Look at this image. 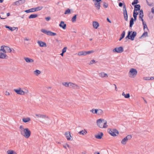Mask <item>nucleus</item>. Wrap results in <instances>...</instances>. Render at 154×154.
I'll use <instances>...</instances> for the list:
<instances>
[{"label": "nucleus", "instance_id": "f257e3e1", "mask_svg": "<svg viewBox=\"0 0 154 154\" xmlns=\"http://www.w3.org/2000/svg\"><path fill=\"white\" fill-rule=\"evenodd\" d=\"M19 128L20 133L22 136L26 139L29 137L31 132L28 128H25L23 125H21L20 126Z\"/></svg>", "mask_w": 154, "mask_h": 154}, {"label": "nucleus", "instance_id": "f03ea898", "mask_svg": "<svg viewBox=\"0 0 154 154\" xmlns=\"http://www.w3.org/2000/svg\"><path fill=\"white\" fill-rule=\"evenodd\" d=\"M97 124L98 126L101 128H106L108 127L106 120L102 119H99L97 120Z\"/></svg>", "mask_w": 154, "mask_h": 154}, {"label": "nucleus", "instance_id": "7ed1b4c3", "mask_svg": "<svg viewBox=\"0 0 154 154\" xmlns=\"http://www.w3.org/2000/svg\"><path fill=\"white\" fill-rule=\"evenodd\" d=\"M14 91L17 94L21 95H24L25 94H27L29 93V91L28 89H25V91H24L20 88H19L17 89H14Z\"/></svg>", "mask_w": 154, "mask_h": 154}, {"label": "nucleus", "instance_id": "20e7f679", "mask_svg": "<svg viewBox=\"0 0 154 154\" xmlns=\"http://www.w3.org/2000/svg\"><path fill=\"white\" fill-rule=\"evenodd\" d=\"M1 50H2L3 52L4 53H11L13 52L15 53V50L13 48H11L5 45L2 46L1 47Z\"/></svg>", "mask_w": 154, "mask_h": 154}, {"label": "nucleus", "instance_id": "39448f33", "mask_svg": "<svg viewBox=\"0 0 154 154\" xmlns=\"http://www.w3.org/2000/svg\"><path fill=\"white\" fill-rule=\"evenodd\" d=\"M137 73V71L136 69L131 68L130 69L128 75L130 78H133L136 76Z\"/></svg>", "mask_w": 154, "mask_h": 154}, {"label": "nucleus", "instance_id": "423d86ee", "mask_svg": "<svg viewBox=\"0 0 154 154\" xmlns=\"http://www.w3.org/2000/svg\"><path fill=\"white\" fill-rule=\"evenodd\" d=\"M108 131L109 133L113 137H116L119 134V131L116 129H109Z\"/></svg>", "mask_w": 154, "mask_h": 154}, {"label": "nucleus", "instance_id": "0eeeda50", "mask_svg": "<svg viewBox=\"0 0 154 154\" xmlns=\"http://www.w3.org/2000/svg\"><path fill=\"white\" fill-rule=\"evenodd\" d=\"M131 31H129L128 33V35L126 37V38H128L129 39H130L131 40L133 41L134 40L135 36L137 35V32H133L131 35Z\"/></svg>", "mask_w": 154, "mask_h": 154}, {"label": "nucleus", "instance_id": "6e6552de", "mask_svg": "<svg viewBox=\"0 0 154 154\" xmlns=\"http://www.w3.org/2000/svg\"><path fill=\"white\" fill-rule=\"evenodd\" d=\"M132 136L131 135H128L125 137L123 138L122 140L121 143L123 145H125L128 140L131 139Z\"/></svg>", "mask_w": 154, "mask_h": 154}, {"label": "nucleus", "instance_id": "1a4fd4ad", "mask_svg": "<svg viewBox=\"0 0 154 154\" xmlns=\"http://www.w3.org/2000/svg\"><path fill=\"white\" fill-rule=\"evenodd\" d=\"M41 30L43 33L48 35L54 36L57 35V34L55 33L52 32L50 31H47L45 29H42Z\"/></svg>", "mask_w": 154, "mask_h": 154}, {"label": "nucleus", "instance_id": "9d476101", "mask_svg": "<svg viewBox=\"0 0 154 154\" xmlns=\"http://www.w3.org/2000/svg\"><path fill=\"white\" fill-rule=\"evenodd\" d=\"M113 52L114 53H122L124 51V49L122 47H116L113 49Z\"/></svg>", "mask_w": 154, "mask_h": 154}, {"label": "nucleus", "instance_id": "9b49d317", "mask_svg": "<svg viewBox=\"0 0 154 154\" xmlns=\"http://www.w3.org/2000/svg\"><path fill=\"white\" fill-rule=\"evenodd\" d=\"M94 2V5L96 8L99 10L100 7V2L101 0H92Z\"/></svg>", "mask_w": 154, "mask_h": 154}, {"label": "nucleus", "instance_id": "f8f14e48", "mask_svg": "<svg viewBox=\"0 0 154 154\" xmlns=\"http://www.w3.org/2000/svg\"><path fill=\"white\" fill-rule=\"evenodd\" d=\"M123 12L124 19L125 20L127 21L128 20V15L126 6L125 5L123 6Z\"/></svg>", "mask_w": 154, "mask_h": 154}, {"label": "nucleus", "instance_id": "ddd939ff", "mask_svg": "<svg viewBox=\"0 0 154 154\" xmlns=\"http://www.w3.org/2000/svg\"><path fill=\"white\" fill-rule=\"evenodd\" d=\"M65 135L68 140H73L72 137L69 131L65 132Z\"/></svg>", "mask_w": 154, "mask_h": 154}, {"label": "nucleus", "instance_id": "4468645a", "mask_svg": "<svg viewBox=\"0 0 154 154\" xmlns=\"http://www.w3.org/2000/svg\"><path fill=\"white\" fill-rule=\"evenodd\" d=\"M2 50H1V48L0 49V59H7L8 57L5 54V53H2Z\"/></svg>", "mask_w": 154, "mask_h": 154}, {"label": "nucleus", "instance_id": "2eb2a0df", "mask_svg": "<svg viewBox=\"0 0 154 154\" xmlns=\"http://www.w3.org/2000/svg\"><path fill=\"white\" fill-rule=\"evenodd\" d=\"M69 88L74 89H78L79 88V86L76 84L70 82Z\"/></svg>", "mask_w": 154, "mask_h": 154}, {"label": "nucleus", "instance_id": "dca6fc26", "mask_svg": "<svg viewBox=\"0 0 154 154\" xmlns=\"http://www.w3.org/2000/svg\"><path fill=\"white\" fill-rule=\"evenodd\" d=\"M103 135V134L102 132H99L97 134L95 135V137L98 139H102Z\"/></svg>", "mask_w": 154, "mask_h": 154}, {"label": "nucleus", "instance_id": "f3484780", "mask_svg": "<svg viewBox=\"0 0 154 154\" xmlns=\"http://www.w3.org/2000/svg\"><path fill=\"white\" fill-rule=\"evenodd\" d=\"M38 44L41 47H46L47 45L46 43L42 41H38L37 42Z\"/></svg>", "mask_w": 154, "mask_h": 154}, {"label": "nucleus", "instance_id": "a211bd4d", "mask_svg": "<svg viewBox=\"0 0 154 154\" xmlns=\"http://www.w3.org/2000/svg\"><path fill=\"white\" fill-rule=\"evenodd\" d=\"M92 24L94 28L95 29H97L99 26L98 23L96 21L93 22Z\"/></svg>", "mask_w": 154, "mask_h": 154}, {"label": "nucleus", "instance_id": "6ab92c4d", "mask_svg": "<svg viewBox=\"0 0 154 154\" xmlns=\"http://www.w3.org/2000/svg\"><path fill=\"white\" fill-rule=\"evenodd\" d=\"M24 59L27 63H33L34 62V60L32 59L29 57H25L24 58Z\"/></svg>", "mask_w": 154, "mask_h": 154}, {"label": "nucleus", "instance_id": "aec40b11", "mask_svg": "<svg viewBox=\"0 0 154 154\" xmlns=\"http://www.w3.org/2000/svg\"><path fill=\"white\" fill-rule=\"evenodd\" d=\"M60 27L62 28L63 29H65L66 28V25L63 21H61L59 24Z\"/></svg>", "mask_w": 154, "mask_h": 154}, {"label": "nucleus", "instance_id": "412c9836", "mask_svg": "<svg viewBox=\"0 0 154 154\" xmlns=\"http://www.w3.org/2000/svg\"><path fill=\"white\" fill-rule=\"evenodd\" d=\"M99 75L101 78H107L108 76L107 74L103 72L100 73Z\"/></svg>", "mask_w": 154, "mask_h": 154}, {"label": "nucleus", "instance_id": "4be33fe9", "mask_svg": "<svg viewBox=\"0 0 154 154\" xmlns=\"http://www.w3.org/2000/svg\"><path fill=\"white\" fill-rule=\"evenodd\" d=\"M79 133L80 135H86L87 133V131L85 129H84L82 130L79 132Z\"/></svg>", "mask_w": 154, "mask_h": 154}, {"label": "nucleus", "instance_id": "5701e85b", "mask_svg": "<svg viewBox=\"0 0 154 154\" xmlns=\"http://www.w3.org/2000/svg\"><path fill=\"white\" fill-rule=\"evenodd\" d=\"M5 27L7 28L8 29L10 30L11 31H12L16 29H17L16 30H18V28H17V27H11L10 26H5Z\"/></svg>", "mask_w": 154, "mask_h": 154}, {"label": "nucleus", "instance_id": "b1692460", "mask_svg": "<svg viewBox=\"0 0 154 154\" xmlns=\"http://www.w3.org/2000/svg\"><path fill=\"white\" fill-rule=\"evenodd\" d=\"M140 13L139 14V18H141L142 21V22H143L144 21L143 18V10H140Z\"/></svg>", "mask_w": 154, "mask_h": 154}, {"label": "nucleus", "instance_id": "393cba45", "mask_svg": "<svg viewBox=\"0 0 154 154\" xmlns=\"http://www.w3.org/2000/svg\"><path fill=\"white\" fill-rule=\"evenodd\" d=\"M30 120V118L28 117L26 118H23L22 119L23 121L25 123H26L29 122Z\"/></svg>", "mask_w": 154, "mask_h": 154}, {"label": "nucleus", "instance_id": "a878e982", "mask_svg": "<svg viewBox=\"0 0 154 154\" xmlns=\"http://www.w3.org/2000/svg\"><path fill=\"white\" fill-rule=\"evenodd\" d=\"M41 71L38 70H36L33 71V73L34 75L36 76H38L41 73Z\"/></svg>", "mask_w": 154, "mask_h": 154}, {"label": "nucleus", "instance_id": "bb28decb", "mask_svg": "<svg viewBox=\"0 0 154 154\" xmlns=\"http://www.w3.org/2000/svg\"><path fill=\"white\" fill-rule=\"evenodd\" d=\"M85 51H80L79 52H78V55L79 56H85L86 55V53H85Z\"/></svg>", "mask_w": 154, "mask_h": 154}, {"label": "nucleus", "instance_id": "cd10ccee", "mask_svg": "<svg viewBox=\"0 0 154 154\" xmlns=\"http://www.w3.org/2000/svg\"><path fill=\"white\" fill-rule=\"evenodd\" d=\"M97 114L99 115H102L103 113V110L100 109H97Z\"/></svg>", "mask_w": 154, "mask_h": 154}, {"label": "nucleus", "instance_id": "c85d7f7f", "mask_svg": "<svg viewBox=\"0 0 154 154\" xmlns=\"http://www.w3.org/2000/svg\"><path fill=\"white\" fill-rule=\"evenodd\" d=\"M7 152V154H17L16 152L12 150H8Z\"/></svg>", "mask_w": 154, "mask_h": 154}, {"label": "nucleus", "instance_id": "c756f323", "mask_svg": "<svg viewBox=\"0 0 154 154\" xmlns=\"http://www.w3.org/2000/svg\"><path fill=\"white\" fill-rule=\"evenodd\" d=\"M122 95L124 96V97L126 98H128L130 97V95L128 93L125 94L124 92H123L122 94Z\"/></svg>", "mask_w": 154, "mask_h": 154}, {"label": "nucleus", "instance_id": "7c9ffc66", "mask_svg": "<svg viewBox=\"0 0 154 154\" xmlns=\"http://www.w3.org/2000/svg\"><path fill=\"white\" fill-rule=\"evenodd\" d=\"M25 12L26 13H29L30 12H34L35 11L34 8L25 10Z\"/></svg>", "mask_w": 154, "mask_h": 154}, {"label": "nucleus", "instance_id": "2f4dec72", "mask_svg": "<svg viewBox=\"0 0 154 154\" xmlns=\"http://www.w3.org/2000/svg\"><path fill=\"white\" fill-rule=\"evenodd\" d=\"M143 22V29L144 31H147L148 30V28L147 27V26L146 23H145L144 21Z\"/></svg>", "mask_w": 154, "mask_h": 154}, {"label": "nucleus", "instance_id": "473e14b6", "mask_svg": "<svg viewBox=\"0 0 154 154\" xmlns=\"http://www.w3.org/2000/svg\"><path fill=\"white\" fill-rule=\"evenodd\" d=\"M37 17L38 15L36 14H32L29 16V19L34 18H36Z\"/></svg>", "mask_w": 154, "mask_h": 154}, {"label": "nucleus", "instance_id": "72a5a7b5", "mask_svg": "<svg viewBox=\"0 0 154 154\" xmlns=\"http://www.w3.org/2000/svg\"><path fill=\"white\" fill-rule=\"evenodd\" d=\"M70 82H63L62 83V85L66 87H69Z\"/></svg>", "mask_w": 154, "mask_h": 154}, {"label": "nucleus", "instance_id": "f704fd0d", "mask_svg": "<svg viewBox=\"0 0 154 154\" xmlns=\"http://www.w3.org/2000/svg\"><path fill=\"white\" fill-rule=\"evenodd\" d=\"M140 5H137L134 6V10L137 11L139 10L140 8Z\"/></svg>", "mask_w": 154, "mask_h": 154}, {"label": "nucleus", "instance_id": "c9c22d12", "mask_svg": "<svg viewBox=\"0 0 154 154\" xmlns=\"http://www.w3.org/2000/svg\"><path fill=\"white\" fill-rule=\"evenodd\" d=\"M42 8L43 7L42 6H38L37 7L34 8L35 11H40L41 10Z\"/></svg>", "mask_w": 154, "mask_h": 154}, {"label": "nucleus", "instance_id": "e433bc0d", "mask_svg": "<svg viewBox=\"0 0 154 154\" xmlns=\"http://www.w3.org/2000/svg\"><path fill=\"white\" fill-rule=\"evenodd\" d=\"M77 18V15H75L72 17L71 19V21L72 22H75L76 21V19Z\"/></svg>", "mask_w": 154, "mask_h": 154}, {"label": "nucleus", "instance_id": "4c0bfd02", "mask_svg": "<svg viewBox=\"0 0 154 154\" xmlns=\"http://www.w3.org/2000/svg\"><path fill=\"white\" fill-rule=\"evenodd\" d=\"M134 23V19L133 18H132L131 19V20L130 21V27H132V25H133Z\"/></svg>", "mask_w": 154, "mask_h": 154}, {"label": "nucleus", "instance_id": "58836bf2", "mask_svg": "<svg viewBox=\"0 0 154 154\" xmlns=\"http://www.w3.org/2000/svg\"><path fill=\"white\" fill-rule=\"evenodd\" d=\"M90 111L94 114H97V109H93L91 110Z\"/></svg>", "mask_w": 154, "mask_h": 154}, {"label": "nucleus", "instance_id": "ea45409f", "mask_svg": "<svg viewBox=\"0 0 154 154\" xmlns=\"http://www.w3.org/2000/svg\"><path fill=\"white\" fill-rule=\"evenodd\" d=\"M148 33L147 31H144V32L141 36V37H146L147 36Z\"/></svg>", "mask_w": 154, "mask_h": 154}, {"label": "nucleus", "instance_id": "a19ab883", "mask_svg": "<svg viewBox=\"0 0 154 154\" xmlns=\"http://www.w3.org/2000/svg\"><path fill=\"white\" fill-rule=\"evenodd\" d=\"M71 13V11H70V10L69 9V8H68L67 9V10H66L65 13H64V14H70V13Z\"/></svg>", "mask_w": 154, "mask_h": 154}, {"label": "nucleus", "instance_id": "79ce46f5", "mask_svg": "<svg viewBox=\"0 0 154 154\" xmlns=\"http://www.w3.org/2000/svg\"><path fill=\"white\" fill-rule=\"evenodd\" d=\"M41 118H42V119H49V118L48 116H47L45 115H42V114H41Z\"/></svg>", "mask_w": 154, "mask_h": 154}, {"label": "nucleus", "instance_id": "37998d69", "mask_svg": "<svg viewBox=\"0 0 154 154\" xmlns=\"http://www.w3.org/2000/svg\"><path fill=\"white\" fill-rule=\"evenodd\" d=\"M20 5H21L24 3L25 2V0H18Z\"/></svg>", "mask_w": 154, "mask_h": 154}, {"label": "nucleus", "instance_id": "c03bdc74", "mask_svg": "<svg viewBox=\"0 0 154 154\" xmlns=\"http://www.w3.org/2000/svg\"><path fill=\"white\" fill-rule=\"evenodd\" d=\"M125 31H124L122 32V33L121 35V37L122 38H123L125 36Z\"/></svg>", "mask_w": 154, "mask_h": 154}, {"label": "nucleus", "instance_id": "a18cd8bd", "mask_svg": "<svg viewBox=\"0 0 154 154\" xmlns=\"http://www.w3.org/2000/svg\"><path fill=\"white\" fill-rule=\"evenodd\" d=\"M94 52V51H85V53H86V55L87 54H90L93 53Z\"/></svg>", "mask_w": 154, "mask_h": 154}, {"label": "nucleus", "instance_id": "49530a36", "mask_svg": "<svg viewBox=\"0 0 154 154\" xmlns=\"http://www.w3.org/2000/svg\"><path fill=\"white\" fill-rule=\"evenodd\" d=\"M66 146H67L69 148H70V147L69 146V145L68 144V143H66L64 145H63V147L66 149L67 148H66Z\"/></svg>", "mask_w": 154, "mask_h": 154}, {"label": "nucleus", "instance_id": "de8ad7c7", "mask_svg": "<svg viewBox=\"0 0 154 154\" xmlns=\"http://www.w3.org/2000/svg\"><path fill=\"white\" fill-rule=\"evenodd\" d=\"M138 3V0H134L132 2V5H133L137 4Z\"/></svg>", "mask_w": 154, "mask_h": 154}, {"label": "nucleus", "instance_id": "09e8293b", "mask_svg": "<svg viewBox=\"0 0 154 154\" xmlns=\"http://www.w3.org/2000/svg\"><path fill=\"white\" fill-rule=\"evenodd\" d=\"M67 49V47H64L63 49L62 50V52L63 53H65L66 52V50Z\"/></svg>", "mask_w": 154, "mask_h": 154}, {"label": "nucleus", "instance_id": "8fccbe9b", "mask_svg": "<svg viewBox=\"0 0 154 154\" xmlns=\"http://www.w3.org/2000/svg\"><path fill=\"white\" fill-rule=\"evenodd\" d=\"M150 77H145L143 78V79L145 80H149Z\"/></svg>", "mask_w": 154, "mask_h": 154}, {"label": "nucleus", "instance_id": "3c124183", "mask_svg": "<svg viewBox=\"0 0 154 154\" xmlns=\"http://www.w3.org/2000/svg\"><path fill=\"white\" fill-rule=\"evenodd\" d=\"M14 5H17V6H18V5H20L18 1L15 2H14Z\"/></svg>", "mask_w": 154, "mask_h": 154}, {"label": "nucleus", "instance_id": "603ef678", "mask_svg": "<svg viewBox=\"0 0 154 154\" xmlns=\"http://www.w3.org/2000/svg\"><path fill=\"white\" fill-rule=\"evenodd\" d=\"M5 95L6 96H8L10 95V94L9 92L6 91L5 92Z\"/></svg>", "mask_w": 154, "mask_h": 154}, {"label": "nucleus", "instance_id": "864d4df0", "mask_svg": "<svg viewBox=\"0 0 154 154\" xmlns=\"http://www.w3.org/2000/svg\"><path fill=\"white\" fill-rule=\"evenodd\" d=\"M138 14V13L135 11L134 10L133 15L137 16Z\"/></svg>", "mask_w": 154, "mask_h": 154}, {"label": "nucleus", "instance_id": "5fc2aeb1", "mask_svg": "<svg viewBox=\"0 0 154 154\" xmlns=\"http://www.w3.org/2000/svg\"><path fill=\"white\" fill-rule=\"evenodd\" d=\"M35 116L38 118H41V114H37L35 115Z\"/></svg>", "mask_w": 154, "mask_h": 154}, {"label": "nucleus", "instance_id": "6e6d98bb", "mask_svg": "<svg viewBox=\"0 0 154 154\" xmlns=\"http://www.w3.org/2000/svg\"><path fill=\"white\" fill-rule=\"evenodd\" d=\"M90 63L91 64H93L95 63V61L94 60H92L90 61Z\"/></svg>", "mask_w": 154, "mask_h": 154}, {"label": "nucleus", "instance_id": "4d7b16f0", "mask_svg": "<svg viewBox=\"0 0 154 154\" xmlns=\"http://www.w3.org/2000/svg\"><path fill=\"white\" fill-rule=\"evenodd\" d=\"M45 19H46V20L47 21H49L50 20V17H46Z\"/></svg>", "mask_w": 154, "mask_h": 154}, {"label": "nucleus", "instance_id": "13d9d810", "mask_svg": "<svg viewBox=\"0 0 154 154\" xmlns=\"http://www.w3.org/2000/svg\"><path fill=\"white\" fill-rule=\"evenodd\" d=\"M151 12L152 13L154 14V7L152 8L151 9Z\"/></svg>", "mask_w": 154, "mask_h": 154}, {"label": "nucleus", "instance_id": "bf43d9fd", "mask_svg": "<svg viewBox=\"0 0 154 154\" xmlns=\"http://www.w3.org/2000/svg\"><path fill=\"white\" fill-rule=\"evenodd\" d=\"M122 5H123V4L122 3L120 2L119 3V6L121 7L122 6Z\"/></svg>", "mask_w": 154, "mask_h": 154}, {"label": "nucleus", "instance_id": "052dcab7", "mask_svg": "<svg viewBox=\"0 0 154 154\" xmlns=\"http://www.w3.org/2000/svg\"><path fill=\"white\" fill-rule=\"evenodd\" d=\"M114 85L115 86V90H116V91H118V89L117 88L116 85L115 84H114Z\"/></svg>", "mask_w": 154, "mask_h": 154}, {"label": "nucleus", "instance_id": "680f3d73", "mask_svg": "<svg viewBox=\"0 0 154 154\" xmlns=\"http://www.w3.org/2000/svg\"><path fill=\"white\" fill-rule=\"evenodd\" d=\"M24 40L25 41H28L29 40V38H24Z\"/></svg>", "mask_w": 154, "mask_h": 154}, {"label": "nucleus", "instance_id": "e2e57ef3", "mask_svg": "<svg viewBox=\"0 0 154 154\" xmlns=\"http://www.w3.org/2000/svg\"><path fill=\"white\" fill-rule=\"evenodd\" d=\"M108 6V5L107 4L106 5L104 4L103 6L105 8H106Z\"/></svg>", "mask_w": 154, "mask_h": 154}, {"label": "nucleus", "instance_id": "0e129e2a", "mask_svg": "<svg viewBox=\"0 0 154 154\" xmlns=\"http://www.w3.org/2000/svg\"><path fill=\"white\" fill-rule=\"evenodd\" d=\"M150 80H153L154 79V78L153 77H150Z\"/></svg>", "mask_w": 154, "mask_h": 154}, {"label": "nucleus", "instance_id": "69168bd1", "mask_svg": "<svg viewBox=\"0 0 154 154\" xmlns=\"http://www.w3.org/2000/svg\"><path fill=\"white\" fill-rule=\"evenodd\" d=\"M134 17V20H136V17H137V16L136 15H133Z\"/></svg>", "mask_w": 154, "mask_h": 154}, {"label": "nucleus", "instance_id": "338daca9", "mask_svg": "<svg viewBox=\"0 0 154 154\" xmlns=\"http://www.w3.org/2000/svg\"><path fill=\"white\" fill-rule=\"evenodd\" d=\"M94 154H100V153L98 152H94Z\"/></svg>", "mask_w": 154, "mask_h": 154}, {"label": "nucleus", "instance_id": "774afa93", "mask_svg": "<svg viewBox=\"0 0 154 154\" xmlns=\"http://www.w3.org/2000/svg\"><path fill=\"white\" fill-rule=\"evenodd\" d=\"M64 53H63V52H62V53L60 54V55L62 56H63V54H64Z\"/></svg>", "mask_w": 154, "mask_h": 154}]
</instances>
